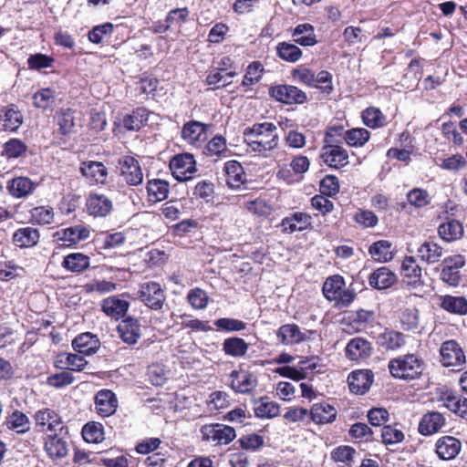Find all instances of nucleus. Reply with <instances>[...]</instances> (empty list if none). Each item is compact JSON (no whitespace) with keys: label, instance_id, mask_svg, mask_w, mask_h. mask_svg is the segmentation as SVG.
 I'll return each mask as SVG.
<instances>
[{"label":"nucleus","instance_id":"53","mask_svg":"<svg viewBox=\"0 0 467 467\" xmlns=\"http://www.w3.org/2000/svg\"><path fill=\"white\" fill-rule=\"evenodd\" d=\"M278 56L288 62H296L302 57L301 49L291 43L282 42L276 47Z\"/></svg>","mask_w":467,"mask_h":467},{"label":"nucleus","instance_id":"29","mask_svg":"<svg viewBox=\"0 0 467 467\" xmlns=\"http://www.w3.org/2000/svg\"><path fill=\"white\" fill-rule=\"evenodd\" d=\"M130 306L126 300L119 299L117 296H109L101 302L102 311L109 317L119 319L124 317Z\"/></svg>","mask_w":467,"mask_h":467},{"label":"nucleus","instance_id":"40","mask_svg":"<svg viewBox=\"0 0 467 467\" xmlns=\"http://www.w3.org/2000/svg\"><path fill=\"white\" fill-rule=\"evenodd\" d=\"M368 253L375 261L389 262L393 258L392 244L388 240H379L369 246Z\"/></svg>","mask_w":467,"mask_h":467},{"label":"nucleus","instance_id":"18","mask_svg":"<svg viewBox=\"0 0 467 467\" xmlns=\"http://www.w3.org/2000/svg\"><path fill=\"white\" fill-rule=\"evenodd\" d=\"M370 342L363 337H354L346 347V356L348 359L358 361L368 358L371 355Z\"/></svg>","mask_w":467,"mask_h":467},{"label":"nucleus","instance_id":"12","mask_svg":"<svg viewBox=\"0 0 467 467\" xmlns=\"http://www.w3.org/2000/svg\"><path fill=\"white\" fill-rule=\"evenodd\" d=\"M320 158L330 168L340 169L349 162L348 153L342 145H332V147H322Z\"/></svg>","mask_w":467,"mask_h":467},{"label":"nucleus","instance_id":"30","mask_svg":"<svg viewBox=\"0 0 467 467\" xmlns=\"http://www.w3.org/2000/svg\"><path fill=\"white\" fill-rule=\"evenodd\" d=\"M337 414L336 408L327 402L315 403L310 410L311 419L317 424L333 422Z\"/></svg>","mask_w":467,"mask_h":467},{"label":"nucleus","instance_id":"35","mask_svg":"<svg viewBox=\"0 0 467 467\" xmlns=\"http://www.w3.org/2000/svg\"><path fill=\"white\" fill-rule=\"evenodd\" d=\"M90 259L82 253H71L66 255L61 263L63 268L71 273H80L88 269Z\"/></svg>","mask_w":467,"mask_h":467},{"label":"nucleus","instance_id":"46","mask_svg":"<svg viewBox=\"0 0 467 467\" xmlns=\"http://www.w3.org/2000/svg\"><path fill=\"white\" fill-rule=\"evenodd\" d=\"M364 124L370 129L382 128L387 124V118L382 111L375 107L367 108L361 114Z\"/></svg>","mask_w":467,"mask_h":467},{"label":"nucleus","instance_id":"57","mask_svg":"<svg viewBox=\"0 0 467 467\" xmlns=\"http://www.w3.org/2000/svg\"><path fill=\"white\" fill-rule=\"evenodd\" d=\"M187 301L194 309H204L209 302L206 292L201 288H193L187 295Z\"/></svg>","mask_w":467,"mask_h":467},{"label":"nucleus","instance_id":"54","mask_svg":"<svg viewBox=\"0 0 467 467\" xmlns=\"http://www.w3.org/2000/svg\"><path fill=\"white\" fill-rule=\"evenodd\" d=\"M345 133L343 126L328 127L324 137V145L322 147H332V145H342L345 141Z\"/></svg>","mask_w":467,"mask_h":467},{"label":"nucleus","instance_id":"39","mask_svg":"<svg viewBox=\"0 0 467 467\" xmlns=\"http://www.w3.org/2000/svg\"><path fill=\"white\" fill-rule=\"evenodd\" d=\"M147 193L150 202H158L164 201L169 194V183L161 179L150 180L147 182Z\"/></svg>","mask_w":467,"mask_h":467},{"label":"nucleus","instance_id":"31","mask_svg":"<svg viewBox=\"0 0 467 467\" xmlns=\"http://www.w3.org/2000/svg\"><path fill=\"white\" fill-rule=\"evenodd\" d=\"M226 184L232 189H238L244 182V171L237 161H229L224 164Z\"/></svg>","mask_w":467,"mask_h":467},{"label":"nucleus","instance_id":"1","mask_svg":"<svg viewBox=\"0 0 467 467\" xmlns=\"http://www.w3.org/2000/svg\"><path fill=\"white\" fill-rule=\"evenodd\" d=\"M243 135L248 150L265 158L279 145L277 128L273 122L254 123L244 130Z\"/></svg>","mask_w":467,"mask_h":467},{"label":"nucleus","instance_id":"3","mask_svg":"<svg viewBox=\"0 0 467 467\" xmlns=\"http://www.w3.org/2000/svg\"><path fill=\"white\" fill-rule=\"evenodd\" d=\"M323 294L329 301H334L337 307L348 306L356 298L353 290L345 289V280L341 275H332L323 285Z\"/></svg>","mask_w":467,"mask_h":467},{"label":"nucleus","instance_id":"47","mask_svg":"<svg viewBox=\"0 0 467 467\" xmlns=\"http://www.w3.org/2000/svg\"><path fill=\"white\" fill-rule=\"evenodd\" d=\"M249 345L240 337H229L223 343V352L231 357H243L246 354Z\"/></svg>","mask_w":467,"mask_h":467},{"label":"nucleus","instance_id":"56","mask_svg":"<svg viewBox=\"0 0 467 467\" xmlns=\"http://www.w3.org/2000/svg\"><path fill=\"white\" fill-rule=\"evenodd\" d=\"M55 99V91L49 88H42L33 96V105L36 108L47 109Z\"/></svg>","mask_w":467,"mask_h":467},{"label":"nucleus","instance_id":"17","mask_svg":"<svg viewBox=\"0 0 467 467\" xmlns=\"http://www.w3.org/2000/svg\"><path fill=\"white\" fill-rule=\"evenodd\" d=\"M396 274L387 266L374 270L368 276V285L377 290H384L396 284Z\"/></svg>","mask_w":467,"mask_h":467},{"label":"nucleus","instance_id":"15","mask_svg":"<svg viewBox=\"0 0 467 467\" xmlns=\"http://www.w3.org/2000/svg\"><path fill=\"white\" fill-rule=\"evenodd\" d=\"M118 399L110 389H100L95 396V410L101 417L113 415L118 409Z\"/></svg>","mask_w":467,"mask_h":467},{"label":"nucleus","instance_id":"38","mask_svg":"<svg viewBox=\"0 0 467 467\" xmlns=\"http://www.w3.org/2000/svg\"><path fill=\"white\" fill-rule=\"evenodd\" d=\"M149 119V111L145 108H138L122 119V126L130 131L139 130Z\"/></svg>","mask_w":467,"mask_h":467},{"label":"nucleus","instance_id":"25","mask_svg":"<svg viewBox=\"0 0 467 467\" xmlns=\"http://www.w3.org/2000/svg\"><path fill=\"white\" fill-rule=\"evenodd\" d=\"M118 331L121 339L130 345L137 343L141 336L140 325L134 317L124 318L118 326Z\"/></svg>","mask_w":467,"mask_h":467},{"label":"nucleus","instance_id":"16","mask_svg":"<svg viewBox=\"0 0 467 467\" xmlns=\"http://www.w3.org/2000/svg\"><path fill=\"white\" fill-rule=\"evenodd\" d=\"M88 214L94 217H106L112 209V201L105 194L90 193L86 202Z\"/></svg>","mask_w":467,"mask_h":467},{"label":"nucleus","instance_id":"52","mask_svg":"<svg viewBox=\"0 0 467 467\" xmlns=\"http://www.w3.org/2000/svg\"><path fill=\"white\" fill-rule=\"evenodd\" d=\"M349 436L358 442H369L374 440V433L371 429L363 422L354 423L349 431Z\"/></svg>","mask_w":467,"mask_h":467},{"label":"nucleus","instance_id":"27","mask_svg":"<svg viewBox=\"0 0 467 467\" xmlns=\"http://www.w3.org/2000/svg\"><path fill=\"white\" fill-rule=\"evenodd\" d=\"M312 218L306 213L296 212L285 217L281 222L283 231L285 233L301 232L311 226Z\"/></svg>","mask_w":467,"mask_h":467},{"label":"nucleus","instance_id":"4","mask_svg":"<svg viewBox=\"0 0 467 467\" xmlns=\"http://www.w3.org/2000/svg\"><path fill=\"white\" fill-rule=\"evenodd\" d=\"M200 431L203 441L214 445L229 444L236 437L233 427L221 423L205 424Z\"/></svg>","mask_w":467,"mask_h":467},{"label":"nucleus","instance_id":"6","mask_svg":"<svg viewBox=\"0 0 467 467\" xmlns=\"http://www.w3.org/2000/svg\"><path fill=\"white\" fill-rule=\"evenodd\" d=\"M139 298L152 310H161L165 304L166 296L157 282H146L140 285Z\"/></svg>","mask_w":467,"mask_h":467},{"label":"nucleus","instance_id":"23","mask_svg":"<svg viewBox=\"0 0 467 467\" xmlns=\"http://www.w3.org/2000/svg\"><path fill=\"white\" fill-rule=\"evenodd\" d=\"M444 416L438 411H430L422 416L419 423V432L428 436L438 432L445 425Z\"/></svg>","mask_w":467,"mask_h":467},{"label":"nucleus","instance_id":"19","mask_svg":"<svg viewBox=\"0 0 467 467\" xmlns=\"http://www.w3.org/2000/svg\"><path fill=\"white\" fill-rule=\"evenodd\" d=\"M436 453L441 460L454 459L462 449L461 441L452 436H443L436 441Z\"/></svg>","mask_w":467,"mask_h":467},{"label":"nucleus","instance_id":"14","mask_svg":"<svg viewBox=\"0 0 467 467\" xmlns=\"http://www.w3.org/2000/svg\"><path fill=\"white\" fill-rule=\"evenodd\" d=\"M210 125L191 120L186 122L182 129V138L191 145L200 146L206 140V131Z\"/></svg>","mask_w":467,"mask_h":467},{"label":"nucleus","instance_id":"49","mask_svg":"<svg viewBox=\"0 0 467 467\" xmlns=\"http://www.w3.org/2000/svg\"><path fill=\"white\" fill-rule=\"evenodd\" d=\"M370 138V132L364 128H354L346 130L345 141L350 147H362Z\"/></svg>","mask_w":467,"mask_h":467},{"label":"nucleus","instance_id":"48","mask_svg":"<svg viewBox=\"0 0 467 467\" xmlns=\"http://www.w3.org/2000/svg\"><path fill=\"white\" fill-rule=\"evenodd\" d=\"M441 306L453 314L465 315L467 313V299L463 296H444Z\"/></svg>","mask_w":467,"mask_h":467},{"label":"nucleus","instance_id":"64","mask_svg":"<svg viewBox=\"0 0 467 467\" xmlns=\"http://www.w3.org/2000/svg\"><path fill=\"white\" fill-rule=\"evenodd\" d=\"M54 58L45 54L37 53L27 58V65L30 69L40 70L52 67Z\"/></svg>","mask_w":467,"mask_h":467},{"label":"nucleus","instance_id":"41","mask_svg":"<svg viewBox=\"0 0 467 467\" xmlns=\"http://www.w3.org/2000/svg\"><path fill=\"white\" fill-rule=\"evenodd\" d=\"M294 41L303 47H311L317 44L315 30L310 24L298 25L293 32Z\"/></svg>","mask_w":467,"mask_h":467},{"label":"nucleus","instance_id":"7","mask_svg":"<svg viewBox=\"0 0 467 467\" xmlns=\"http://www.w3.org/2000/svg\"><path fill=\"white\" fill-rule=\"evenodd\" d=\"M441 362L444 367L462 369L466 358L461 346L455 340H447L440 348Z\"/></svg>","mask_w":467,"mask_h":467},{"label":"nucleus","instance_id":"34","mask_svg":"<svg viewBox=\"0 0 467 467\" xmlns=\"http://www.w3.org/2000/svg\"><path fill=\"white\" fill-rule=\"evenodd\" d=\"M440 400L456 415L467 418V399L458 397L452 391H445L442 393Z\"/></svg>","mask_w":467,"mask_h":467},{"label":"nucleus","instance_id":"33","mask_svg":"<svg viewBox=\"0 0 467 467\" xmlns=\"http://www.w3.org/2000/svg\"><path fill=\"white\" fill-rule=\"evenodd\" d=\"M277 337L283 344L292 345L305 341L308 337L301 332L299 327L296 324H286L279 327Z\"/></svg>","mask_w":467,"mask_h":467},{"label":"nucleus","instance_id":"55","mask_svg":"<svg viewBox=\"0 0 467 467\" xmlns=\"http://www.w3.org/2000/svg\"><path fill=\"white\" fill-rule=\"evenodd\" d=\"M400 319L403 329L415 330L419 327V310L416 307L405 308Z\"/></svg>","mask_w":467,"mask_h":467},{"label":"nucleus","instance_id":"24","mask_svg":"<svg viewBox=\"0 0 467 467\" xmlns=\"http://www.w3.org/2000/svg\"><path fill=\"white\" fill-rule=\"evenodd\" d=\"M40 238L36 228L26 226L17 229L12 236L13 244L19 248H31L36 246Z\"/></svg>","mask_w":467,"mask_h":467},{"label":"nucleus","instance_id":"13","mask_svg":"<svg viewBox=\"0 0 467 467\" xmlns=\"http://www.w3.org/2000/svg\"><path fill=\"white\" fill-rule=\"evenodd\" d=\"M400 274L407 285L418 287L423 285L422 269L413 256H405L401 263Z\"/></svg>","mask_w":467,"mask_h":467},{"label":"nucleus","instance_id":"59","mask_svg":"<svg viewBox=\"0 0 467 467\" xmlns=\"http://www.w3.org/2000/svg\"><path fill=\"white\" fill-rule=\"evenodd\" d=\"M407 199L410 204L422 208L431 202V196L426 190L420 188H414L407 194Z\"/></svg>","mask_w":467,"mask_h":467},{"label":"nucleus","instance_id":"26","mask_svg":"<svg viewBox=\"0 0 467 467\" xmlns=\"http://www.w3.org/2000/svg\"><path fill=\"white\" fill-rule=\"evenodd\" d=\"M80 172L91 183H104L107 180L108 170L99 161H84L80 167Z\"/></svg>","mask_w":467,"mask_h":467},{"label":"nucleus","instance_id":"2","mask_svg":"<svg viewBox=\"0 0 467 467\" xmlns=\"http://www.w3.org/2000/svg\"><path fill=\"white\" fill-rule=\"evenodd\" d=\"M424 361L415 354H407L389 360L388 368L390 374L400 379H414L424 370Z\"/></svg>","mask_w":467,"mask_h":467},{"label":"nucleus","instance_id":"50","mask_svg":"<svg viewBox=\"0 0 467 467\" xmlns=\"http://www.w3.org/2000/svg\"><path fill=\"white\" fill-rule=\"evenodd\" d=\"M83 439L89 443H99L104 440V430L101 423L88 422L82 429Z\"/></svg>","mask_w":467,"mask_h":467},{"label":"nucleus","instance_id":"22","mask_svg":"<svg viewBox=\"0 0 467 467\" xmlns=\"http://www.w3.org/2000/svg\"><path fill=\"white\" fill-rule=\"evenodd\" d=\"M348 382L351 392L364 394L369 389L373 382V374L368 369L356 370L348 376Z\"/></svg>","mask_w":467,"mask_h":467},{"label":"nucleus","instance_id":"44","mask_svg":"<svg viewBox=\"0 0 467 467\" xmlns=\"http://www.w3.org/2000/svg\"><path fill=\"white\" fill-rule=\"evenodd\" d=\"M34 188L35 183L26 177L15 178L8 183L9 192L16 198L27 196L33 192Z\"/></svg>","mask_w":467,"mask_h":467},{"label":"nucleus","instance_id":"20","mask_svg":"<svg viewBox=\"0 0 467 467\" xmlns=\"http://www.w3.org/2000/svg\"><path fill=\"white\" fill-rule=\"evenodd\" d=\"M231 387L239 393H248L257 385L255 378L246 370H234L230 374Z\"/></svg>","mask_w":467,"mask_h":467},{"label":"nucleus","instance_id":"11","mask_svg":"<svg viewBox=\"0 0 467 467\" xmlns=\"http://www.w3.org/2000/svg\"><path fill=\"white\" fill-rule=\"evenodd\" d=\"M441 265V280L450 285H458L461 280L460 269L465 265L464 256L462 254L448 256L442 261Z\"/></svg>","mask_w":467,"mask_h":467},{"label":"nucleus","instance_id":"63","mask_svg":"<svg viewBox=\"0 0 467 467\" xmlns=\"http://www.w3.org/2000/svg\"><path fill=\"white\" fill-rule=\"evenodd\" d=\"M356 454L355 449L350 446H338L331 451V458L337 462L350 464Z\"/></svg>","mask_w":467,"mask_h":467},{"label":"nucleus","instance_id":"37","mask_svg":"<svg viewBox=\"0 0 467 467\" xmlns=\"http://www.w3.org/2000/svg\"><path fill=\"white\" fill-rule=\"evenodd\" d=\"M254 411L261 419H272L279 415V405L268 397H263L254 401Z\"/></svg>","mask_w":467,"mask_h":467},{"label":"nucleus","instance_id":"51","mask_svg":"<svg viewBox=\"0 0 467 467\" xmlns=\"http://www.w3.org/2000/svg\"><path fill=\"white\" fill-rule=\"evenodd\" d=\"M33 223L40 225L51 224L54 223V210L50 206H37L30 211Z\"/></svg>","mask_w":467,"mask_h":467},{"label":"nucleus","instance_id":"21","mask_svg":"<svg viewBox=\"0 0 467 467\" xmlns=\"http://www.w3.org/2000/svg\"><path fill=\"white\" fill-rule=\"evenodd\" d=\"M100 346L98 337L90 332L78 335L72 341V347L79 354L90 356L95 354Z\"/></svg>","mask_w":467,"mask_h":467},{"label":"nucleus","instance_id":"62","mask_svg":"<svg viewBox=\"0 0 467 467\" xmlns=\"http://www.w3.org/2000/svg\"><path fill=\"white\" fill-rule=\"evenodd\" d=\"M381 439L385 445H394L404 440V433L391 425H386L381 430Z\"/></svg>","mask_w":467,"mask_h":467},{"label":"nucleus","instance_id":"61","mask_svg":"<svg viewBox=\"0 0 467 467\" xmlns=\"http://www.w3.org/2000/svg\"><path fill=\"white\" fill-rule=\"evenodd\" d=\"M263 70L264 67L260 62L254 61L251 63L246 68V72L242 81V85L246 87L257 83L262 78Z\"/></svg>","mask_w":467,"mask_h":467},{"label":"nucleus","instance_id":"60","mask_svg":"<svg viewBox=\"0 0 467 467\" xmlns=\"http://www.w3.org/2000/svg\"><path fill=\"white\" fill-rule=\"evenodd\" d=\"M74 380L75 378L70 372L63 370L48 376L47 378V384L56 389H61L71 385Z\"/></svg>","mask_w":467,"mask_h":467},{"label":"nucleus","instance_id":"5","mask_svg":"<svg viewBox=\"0 0 467 467\" xmlns=\"http://www.w3.org/2000/svg\"><path fill=\"white\" fill-rule=\"evenodd\" d=\"M117 168L120 178L130 186H138L143 182V172L137 159L130 155L121 156Z\"/></svg>","mask_w":467,"mask_h":467},{"label":"nucleus","instance_id":"58","mask_svg":"<svg viewBox=\"0 0 467 467\" xmlns=\"http://www.w3.org/2000/svg\"><path fill=\"white\" fill-rule=\"evenodd\" d=\"M381 344L388 349H397L405 344V337L398 331H387L381 335Z\"/></svg>","mask_w":467,"mask_h":467},{"label":"nucleus","instance_id":"28","mask_svg":"<svg viewBox=\"0 0 467 467\" xmlns=\"http://www.w3.org/2000/svg\"><path fill=\"white\" fill-rule=\"evenodd\" d=\"M45 451L53 460L62 459L68 453V443L57 433L49 434L45 440Z\"/></svg>","mask_w":467,"mask_h":467},{"label":"nucleus","instance_id":"45","mask_svg":"<svg viewBox=\"0 0 467 467\" xmlns=\"http://www.w3.org/2000/svg\"><path fill=\"white\" fill-rule=\"evenodd\" d=\"M5 425L7 429L15 431L17 433H26L30 430L28 417L17 410L6 418Z\"/></svg>","mask_w":467,"mask_h":467},{"label":"nucleus","instance_id":"43","mask_svg":"<svg viewBox=\"0 0 467 467\" xmlns=\"http://www.w3.org/2000/svg\"><path fill=\"white\" fill-rule=\"evenodd\" d=\"M55 120L58 126V131L62 135L70 134L75 127L74 111L70 109H60L55 115Z\"/></svg>","mask_w":467,"mask_h":467},{"label":"nucleus","instance_id":"9","mask_svg":"<svg viewBox=\"0 0 467 467\" xmlns=\"http://www.w3.org/2000/svg\"><path fill=\"white\" fill-rule=\"evenodd\" d=\"M269 95L275 100L286 104H303L306 101V94L296 86L277 85L269 88Z\"/></svg>","mask_w":467,"mask_h":467},{"label":"nucleus","instance_id":"32","mask_svg":"<svg viewBox=\"0 0 467 467\" xmlns=\"http://www.w3.org/2000/svg\"><path fill=\"white\" fill-rule=\"evenodd\" d=\"M464 233L462 223L458 220H448L441 223L438 227L439 236L447 243L460 240Z\"/></svg>","mask_w":467,"mask_h":467},{"label":"nucleus","instance_id":"36","mask_svg":"<svg viewBox=\"0 0 467 467\" xmlns=\"http://www.w3.org/2000/svg\"><path fill=\"white\" fill-rule=\"evenodd\" d=\"M419 257L429 265L438 263L443 254V248L433 241H425L418 248Z\"/></svg>","mask_w":467,"mask_h":467},{"label":"nucleus","instance_id":"10","mask_svg":"<svg viewBox=\"0 0 467 467\" xmlns=\"http://www.w3.org/2000/svg\"><path fill=\"white\" fill-rule=\"evenodd\" d=\"M170 169L177 181H187L196 171L194 158L190 153L178 154L171 160Z\"/></svg>","mask_w":467,"mask_h":467},{"label":"nucleus","instance_id":"8","mask_svg":"<svg viewBox=\"0 0 467 467\" xmlns=\"http://www.w3.org/2000/svg\"><path fill=\"white\" fill-rule=\"evenodd\" d=\"M39 431L56 433L62 431L64 424L61 416L54 410L43 408L36 410L33 416Z\"/></svg>","mask_w":467,"mask_h":467},{"label":"nucleus","instance_id":"42","mask_svg":"<svg viewBox=\"0 0 467 467\" xmlns=\"http://www.w3.org/2000/svg\"><path fill=\"white\" fill-rule=\"evenodd\" d=\"M2 119L5 130L16 131L23 123V115L16 105L10 104L6 107Z\"/></svg>","mask_w":467,"mask_h":467}]
</instances>
